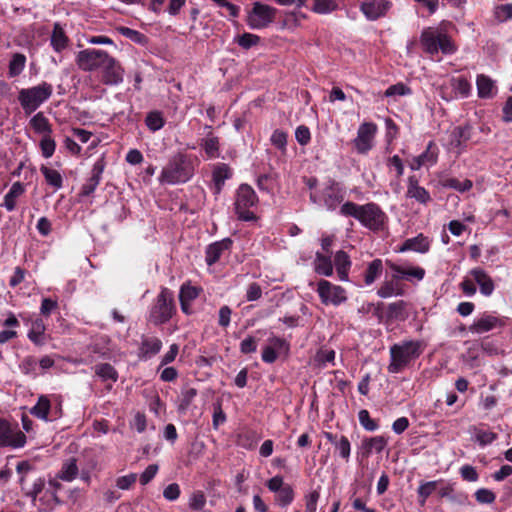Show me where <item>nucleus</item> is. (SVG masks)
I'll use <instances>...</instances> for the list:
<instances>
[{"label":"nucleus","mask_w":512,"mask_h":512,"mask_svg":"<svg viewBox=\"0 0 512 512\" xmlns=\"http://www.w3.org/2000/svg\"><path fill=\"white\" fill-rule=\"evenodd\" d=\"M474 440L482 447L491 444L497 439V434L480 428H474Z\"/></svg>","instance_id":"nucleus-41"},{"label":"nucleus","mask_w":512,"mask_h":512,"mask_svg":"<svg viewBox=\"0 0 512 512\" xmlns=\"http://www.w3.org/2000/svg\"><path fill=\"white\" fill-rule=\"evenodd\" d=\"M494 16L499 22L512 19V4H501L495 7Z\"/></svg>","instance_id":"nucleus-47"},{"label":"nucleus","mask_w":512,"mask_h":512,"mask_svg":"<svg viewBox=\"0 0 512 512\" xmlns=\"http://www.w3.org/2000/svg\"><path fill=\"white\" fill-rule=\"evenodd\" d=\"M314 270L319 275L331 276L333 274V263L330 257L317 252L314 260Z\"/></svg>","instance_id":"nucleus-30"},{"label":"nucleus","mask_w":512,"mask_h":512,"mask_svg":"<svg viewBox=\"0 0 512 512\" xmlns=\"http://www.w3.org/2000/svg\"><path fill=\"white\" fill-rule=\"evenodd\" d=\"M174 313L173 293L168 288H162L150 310L149 320L155 325H160L168 322Z\"/></svg>","instance_id":"nucleus-6"},{"label":"nucleus","mask_w":512,"mask_h":512,"mask_svg":"<svg viewBox=\"0 0 512 512\" xmlns=\"http://www.w3.org/2000/svg\"><path fill=\"white\" fill-rule=\"evenodd\" d=\"M258 201L255 191L247 184H242L237 190L235 200V212L239 219L250 221L255 219V215L250 211V207L254 206Z\"/></svg>","instance_id":"nucleus-8"},{"label":"nucleus","mask_w":512,"mask_h":512,"mask_svg":"<svg viewBox=\"0 0 512 512\" xmlns=\"http://www.w3.org/2000/svg\"><path fill=\"white\" fill-rule=\"evenodd\" d=\"M231 177L230 168L226 164L218 165L213 171V181L216 191L219 193L224 185L225 180Z\"/></svg>","instance_id":"nucleus-36"},{"label":"nucleus","mask_w":512,"mask_h":512,"mask_svg":"<svg viewBox=\"0 0 512 512\" xmlns=\"http://www.w3.org/2000/svg\"><path fill=\"white\" fill-rule=\"evenodd\" d=\"M199 295V290L191 285H182L179 294V300H185L191 303Z\"/></svg>","instance_id":"nucleus-54"},{"label":"nucleus","mask_w":512,"mask_h":512,"mask_svg":"<svg viewBox=\"0 0 512 512\" xmlns=\"http://www.w3.org/2000/svg\"><path fill=\"white\" fill-rule=\"evenodd\" d=\"M26 443L25 434L4 418H0V447L20 448Z\"/></svg>","instance_id":"nucleus-12"},{"label":"nucleus","mask_w":512,"mask_h":512,"mask_svg":"<svg viewBox=\"0 0 512 512\" xmlns=\"http://www.w3.org/2000/svg\"><path fill=\"white\" fill-rule=\"evenodd\" d=\"M430 249V241L423 234H418L416 237L406 239L402 246L399 247V252L414 251L418 253H427Z\"/></svg>","instance_id":"nucleus-19"},{"label":"nucleus","mask_w":512,"mask_h":512,"mask_svg":"<svg viewBox=\"0 0 512 512\" xmlns=\"http://www.w3.org/2000/svg\"><path fill=\"white\" fill-rule=\"evenodd\" d=\"M145 123L151 131L155 132L164 126L165 121L160 112L152 111L147 114Z\"/></svg>","instance_id":"nucleus-44"},{"label":"nucleus","mask_w":512,"mask_h":512,"mask_svg":"<svg viewBox=\"0 0 512 512\" xmlns=\"http://www.w3.org/2000/svg\"><path fill=\"white\" fill-rule=\"evenodd\" d=\"M206 504V497L202 491H195L189 499V507L193 510H202Z\"/></svg>","instance_id":"nucleus-52"},{"label":"nucleus","mask_w":512,"mask_h":512,"mask_svg":"<svg viewBox=\"0 0 512 512\" xmlns=\"http://www.w3.org/2000/svg\"><path fill=\"white\" fill-rule=\"evenodd\" d=\"M40 148L42 156L44 158H50L54 154L56 149V143L52 138L51 134L42 136V139L40 141Z\"/></svg>","instance_id":"nucleus-45"},{"label":"nucleus","mask_w":512,"mask_h":512,"mask_svg":"<svg viewBox=\"0 0 512 512\" xmlns=\"http://www.w3.org/2000/svg\"><path fill=\"white\" fill-rule=\"evenodd\" d=\"M30 125L36 133L41 134L42 136L52 134V128L49 120L42 112L37 113L31 118Z\"/></svg>","instance_id":"nucleus-31"},{"label":"nucleus","mask_w":512,"mask_h":512,"mask_svg":"<svg viewBox=\"0 0 512 512\" xmlns=\"http://www.w3.org/2000/svg\"><path fill=\"white\" fill-rule=\"evenodd\" d=\"M452 87L462 97H467L471 91V84L465 77L452 79Z\"/></svg>","instance_id":"nucleus-46"},{"label":"nucleus","mask_w":512,"mask_h":512,"mask_svg":"<svg viewBox=\"0 0 512 512\" xmlns=\"http://www.w3.org/2000/svg\"><path fill=\"white\" fill-rule=\"evenodd\" d=\"M162 341L158 337H143L139 348L141 359H150L160 352Z\"/></svg>","instance_id":"nucleus-22"},{"label":"nucleus","mask_w":512,"mask_h":512,"mask_svg":"<svg viewBox=\"0 0 512 512\" xmlns=\"http://www.w3.org/2000/svg\"><path fill=\"white\" fill-rule=\"evenodd\" d=\"M46 330V325L41 318H35L31 322V328L28 332V338L35 345L42 346L44 341V334Z\"/></svg>","instance_id":"nucleus-28"},{"label":"nucleus","mask_w":512,"mask_h":512,"mask_svg":"<svg viewBox=\"0 0 512 512\" xmlns=\"http://www.w3.org/2000/svg\"><path fill=\"white\" fill-rule=\"evenodd\" d=\"M197 395V391L195 388L187 387L182 390L181 396V403H180V409L185 410L189 407V405L192 403L193 399Z\"/></svg>","instance_id":"nucleus-56"},{"label":"nucleus","mask_w":512,"mask_h":512,"mask_svg":"<svg viewBox=\"0 0 512 512\" xmlns=\"http://www.w3.org/2000/svg\"><path fill=\"white\" fill-rule=\"evenodd\" d=\"M319 497L320 494L316 490L309 493L305 498L306 503L304 512H316Z\"/></svg>","instance_id":"nucleus-64"},{"label":"nucleus","mask_w":512,"mask_h":512,"mask_svg":"<svg viewBox=\"0 0 512 512\" xmlns=\"http://www.w3.org/2000/svg\"><path fill=\"white\" fill-rule=\"evenodd\" d=\"M294 498V492L290 485H285L282 490L277 492L276 500L281 506L289 505Z\"/></svg>","instance_id":"nucleus-50"},{"label":"nucleus","mask_w":512,"mask_h":512,"mask_svg":"<svg viewBox=\"0 0 512 512\" xmlns=\"http://www.w3.org/2000/svg\"><path fill=\"white\" fill-rule=\"evenodd\" d=\"M317 292L324 305L332 304L334 306H339L347 300L346 290L327 280H321L318 282Z\"/></svg>","instance_id":"nucleus-11"},{"label":"nucleus","mask_w":512,"mask_h":512,"mask_svg":"<svg viewBox=\"0 0 512 512\" xmlns=\"http://www.w3.org/2000/svg\"><path fill=\"white\" fill-rule=\"evenodd\" d=\"M478 97L481 99H491L497 94L495 81L489 76L480 74L476 78Z\"/></svg>","instance_id":"nucleus-20"},{"label":"nucleus","mask_w":512,"mask_h":512,"mask_svg":"<svg viewBox=\"0 0 512 512\" xmlns=\"http://www.w3.org/2000/svg\"><path fill=\"white\" fill-rule=\"evenodd\" d=\"M232 246V240L230 238H224L220 241H216L206 248V263L211 266L219 261L223 256L230 252Z\"/></svg>","instance_id":"nucleus-16"},{"label":"nucleus","mask_w":512,"mask_h":512,"mask_svg":"<svg viewBox=\"0 0 512 512\" xmlns=\"http://www.w3.org/2000/svg\"><path fill=\"white\" fill-rule=\"evenodd\" d=\"M335 448L338 451L339 455L345 460L348 461L351 453V444L347 437L341 436L339 440L335 443Z\"/></svg>","instance_id":"nucleus-49"},{"label":"nucleus","mask_w":512,"mask_h":512,"mask_svg":"<svg viewBox=\"0 0 512 512\" xmlns=\"http://www.w3.org/2000/svg\"><path fill=\"white\" fill-rule=\"evenodd\" d=\"M259 36L251 33H244L240 36H237L236 42L244 49H249L252 46L256 45L259 42Z\"/></svg>","instance_id":"nucleus-51"},{"label":"nucleus","mask_w":512,"mask_h":512,"mask_svg":"<svg viewBox=\"0 0 512 512\" xmlns=\"http://www.w3.org/2000/svg\"><path fill=\"white\" fill-rule=\"evenodd\" d=\"M20 370L22 373L26 375H35V370L37 367V361L34 357L28 356L23 359V361L20 364Z\"/></svg>","instance_id":"nucleus-60"},{"label":"nucleus","mask_w":512,"mask_h":512,"mask_svg":"<svg viewBox=\"0 0 512 512\" xmlns=\"http://www.w3.org/2000/svg\"><path fill=\"white\" fill-rule=\"evenodd\" d=\"M276 9L269 5L255 2L248 14L247 23L252 29H262L273 22Z\"/></svg>","instance_id":"nucleus-10"},{"label":"nucleus","mask_w":512,"mask_h":512,"mask_svg":"<svg viewBox=\"0 0 512 512\" xmlns=\"http://www.w3.org/2000/svg\"><path fill=\"white\" fill-rule=\"evenodd\" d=\"M104 170L102 161H97L91 170V176L82 186V195L89 196L92 194L100 183L101 175Z\"/></svg>","instance_id":"nucleus-25"},{"label":"nucleus","mask_w":512,"mask_h":512,"mask_svg":"<svg viewBox=\"0 0 512 512\" xmlns=\"http://www.w3.org/2000/svg\"><path fill=\"white\" fill-rule=\"evenodd\" d=\"M405 311V303L403 301H398L395 303H391L388 306V315L390 318H403Z\"/></svg>","instance_id":"nucleus-58"},{"label":"nucleus","mask_w":512,"mask_h":512,"mask_svg":"<svg viewBox=\"0 0 512 512\" xmlns=\"http://www.w3.org/2000/svg\"><path fill=\"white\" fill-rule=\"evenodd\" d=\"M461 477L468 482H476L479 475L472 465H464L460 468Z\"/></svg>","instance_id":"nucleus-62"},{"label":"nucleus","mask_w":512,"mask_h":512,"mask_svg":"<svg viewBox=\"0 0 512 512\" xmlns=\"http://www.w3.org/2000/svg\"><path fill=\"white\" fill-rule=\"evenodd\" d=\"M502 325L503 322L498 317L490 314H484L469 326V331L476 334H483Z\"/></svg>","instance_id":"nucleus-18"},{"label":"nucleus","mask_w":512,"mask_h":512,"mask_svg":"<svg viewBox=\"0 0 512 512\" xmlns=\"http://www.w3.org/2000/svg\"><path fill=\"white\" fill-rule=\"evenodd\" d=\"M201 146L209 158L214 159L219 157V139L212 133H209L202 140Z\"/></svg>","instance_id":"nucleus-34"},{"label":"nucleus","mask_w":512,"mask_h":512,"mask_svg":"<svg viewBox=\"0 0 512 512\" xmlns=\"http://www.w3.org/2000/svg\"><path fill=\"white\" fill-rule=\"evenodd\" d=\"M343 199L344 192L340 185L334 180H330L319 193H310L311 202L324 206L328 210L336 209V207L343 201Z\"/></svg>","instance_id":"nucleus-7"},{"label":"nucleus","mask_w":512,"mask_h":512,"mask_svg":"<svg viewBox=\"0 0 512 512\" xmlns=\"http://www.w3.org/2000/svg\"><path fill=\"white\" fill-rule=\"evenodd\" d=\"M158 465L150 464L140 475L139 481L142 485H147L157 474Z\"/></svg>","instance_id":"nucleus-63"},{"label":"nucleus","mask_w":512,"mask_h":512,"mask_svg":"<svg viewBox=\"0 0 512 512\" xmlns=\"http://www.w3.org/2000/svg\"><path fill=\"white\" fill-rule=\"evenodd\" d=\"M78 475V467L76 464V459L71 458L65 461L62 465L60 472L58 473V478L67 482H70L76 478Z\"/></svg>","instance_id":"nucleus-35"},{"label":"nucleus","mask_w":512,"mask_h":512,"mask_svg":"<svg viewBox=\"0 0 512 512\" xmlns=\"http://www.w3.org/2000/svg\"><path fill=\"white\" fill-rule=\"evenodd\" d=\"M257 350V339L253 336H248L240 343V351L243 354L254 353Z\"/></svg>","instance_id":"nucleus-59"},{"label":"nucleus","mask_w":512,"mask_h":512,"mask_svg":"<svg viewBox=\"0 0 512 512\" xmlns=\"http://www.w3.org/2000/svg\"><path fill=\"white\" fill-rule=\"evenodd\" d=\"M193 174V159L185 154H177L162 169L159 181L170 185L185 183Z\"/></svg>","instance_id":"nucleus-3"},{"label":"nucleus","mask_w":512,"mask_h":512,"mask_svg":"<svg viewBox=\"0 0 512 512\" xmlns=\"http://www.w3.org/2000/svg\"><path fill=\"white\" fill-rule=\"evenodd\" d=\"M95 374L102 381H112L116 382L118 380V372L116 369L109 363H100L94 366Z\"/></svg>","instance_id":"nucleus-33"},{"label":"nucleus","mask_w":512,"mask_h":512,"mask_svg":"<svg viewBox=\"0 0 512 512\" xmlns=\"http://www.w3.org/2000/svg\"><path fill=\"white\" fill-rule=\"evenodd\" d=\"M386 265L393 272L392 278L394 280L411 281L412 279H416L418 281H421L425 276V270L421 267L400 265L390 260L386 261Z\"/></svg>","instance_id":"nucleus-14"},{"label":"nucleus","mask_w":512,"mask_h":512,"mask_svg":"<svg viewBox=\"0 0 512 512\" xmlns=\"http://www.w3.org/2000/svg\"><path fill=\"white\" fill-rule=\"evenodd\" d=\"M470 275L473 277V280L479 285L480 292L484 296H490L494 289L495 285L492 278L481 268H474L470 271Z\"/></svg>","instance_id":"nucleus-21"},{"label":"nucleus","mask_w":512,"mask_h":512,"mask_svg":"<svg viewBox=\"0 0 512 512\" xmlns=\"http://www.w3.org/2000/svg\"><path fill=\"white\" fill-rule=\"evenodd\" d=\"M118 31L121 35L129 38L130 40L136 43H142L145 38V36L142 33L128 27H119Z\"/></svg>","instance_id":"nucleus-57"},{"label":"nucleus","mask_w":512,"mask_h":512,"mask_svg":"<svg viewBox=\"0 0 512 512\" xmlns=\"http://www.w3.org/2000/svg\"><path fill=\"white\" fill-rule=\"evenodd\" d=\"M40 171L43 174L45 181L48 185L53 187L55 190H59L62 188L63 177L57 170L42 165L40 167Z\"/></svg>","instance_id":"nucleus-32"},{"label":"nucleus","mask_w":512,"mask_h":512,"mask_svg":"<svg viewBox=\"0 0 512 512\" xmlns=\"http://www.w3.org/2000/svg\"><path fill=\"white\" fill-rule=\"evenodd\" d=\"M334 264L339 279L341 281H348L349 270L352 264L349 255L345 251H337L334 256Z\"/></svg>","instance_id":"nucleus-27"},{"label":"nucleus","mask_w":512,"mask_h":512,"mask_svg":"<svg viewBox=\"0 0 512 512\" xmlns=\"http://www.w3.org/2000/svg\"><path fill=\"white\" fill-rule=\"evenodd\" d=\"M475 498L481 504H491L495 501L496 495L489 489L480 488L475 492Z\"/></svg>","instance_id":"nucleus-55"},{"label":"nucleus","mask_w":512,"mask_h":512,"mask_svg":"<svg viewBox=\"0 0 512 512\" xmlns=\"http://www.w3.org/2000/svg\"><path fill=\"white\" fill-rule=\"evenodd\" d=\"M432 146V143L430 142L427 149L420 154L419 156L415 157L411 163L410 168L412 170H419L424 164L426 163H435L436 162V155L434 153L430 152V147Z\"/></svg>","instance_id":"nucleus-39"},{"label":"nucleus","mask_w":512,"mask_h":512,"mask_svg":"<svg viewBox=\"0 0 512 512\" xmlns=\"http://www.w3.org/2000/svg\"><path fill=\"white\" fill-rule=\"evenodd\" d=\"M420 43L423 50L432 56L439 51L448 55L456 51L455 44L447 34L430 27L422 31Z\"/></svg>","instance_id":"nucleus-4"},{"label":"nucleus","mask_w":512,"mask_h":512,"mask_svg":"<svg viewBox=\"0 0 512 512\" xmlns=\"http://www.w3.org/2000/svg\"><path fill=\"white\" fill-rule=\"evenodd\" d=\"M376 132L377 126L372 122H364L359 126L357 136L353 140L359 154H366L373 148Z\"/></svg>","instance_id":"nucleus-13"},{"label":"nucleus","mask_w":512,"mask_h":512,"mask_svg":"<svg viewBox=\"0 0 512 512\" xmlns=\"http://www.w3.org/2000/svg\"><path fill=\"white\" fill-rule=\"evenodd\" d=\"M25 193V186L17 181L12 184L7 194L4 196L2 206L8 211L12 212L17 206L18 199Z\"/></svg>","instance_id":"nucleus-24"},{"label":"nucleus","mask_w":512,"mask_h":512,"mask_svg":"<svg viewBox=\"0 0 512 512\" xmlns=\"http://www.w3.org/2000/svg\"><path fill=\"white\" fill-rule=\"evenodd\" d=\"M358 419L363 428L367 431H375L378 429V424L375 420L371 419L367 410L362 409L358 413Z\"/></svg>","instance_id":"nucleus-48"},{"label":"nucleus","mask_w":512,"mask_h":512,"mask_svg":"<svg viewBox=\"0 0 512 512\" xmlns=\"http://www.w3.org/2000/svg\"><path fill=\"white\" fill-rule=\"evenodd\" d=\"M26 57L23 54L13 55L9 64V74L12 77L18 76L25 67Z\"/></svg>","instance_id":"nucleus-43"},{"label":"nucleus","mask_w":512,"mask_h":512,"mask_svg":"<svg viewBox=\"0 0 512 512\" xmlns=\"http://www.w3.org/2000/svg\"><path fill=\"white\" fill-rule=\"evenodd\" d=\"M338 9L335 0H313L312 11L317 14H329Z\"/></svg>","instance_id":"nucleus-40"},{"label":"nucleus","mask_w":512,"mask_h":512,"mask_svg":"<svg viewBox=\"0 0 512 512\" xmlns=\"http://www.w3.org/2000/svg\"><path fill=\"white\" fill-rule=\"evenodd\" d=\"M52 92V85L42 82L37 86L20 90L18 100L23 110L30 114L46 101L52 95Z\"/></svg>","instance_id":"nucleus-5"},{"label":"nucleus","mask_w":512,"mask_h":512,"mask_svg":"<svg viewBox=\"0 0 512 512\" xmlns=\"http://www.w3.org/2000/svg\"><path fill=\"white\" fill-rule=\"evenodd\" d=\"M386 445L387 440L383 436H375L364 439L361 444V454L363 457L367 458L372 454L373 451L381 453Z\"/></svg>","instance_id":"nucleus-26"},{"label":"nucleus","mask_w":512,"mask_h":512,"mask_svg":"<svg viewBox=\"0 0 512 512\" xmlns=\"http://www.w3.org/2000/svg\"><path fill=\"white\" fill-rule=\"evenodd\" d=\"M392 7V2L389 0H372L362 2L360 4V11L369 21H376L384 17Z\"/></svg>","instance_id":"nucleus-15"},{"label":"nucleus","mask_w":512,"mask_h":512,"mask_svg":"<svg viewBox=\"0 0 512 512\" xmlns=\"http://www.w3.org/2000/svg\"><path fill=\"white\" fill-rule=\"evenodd\" d=\"M50 407V400L46 396H40L36 405L32 407L31 414L39 419L48 420Z\"/></svg>","instance_id":"nucleus-37"},{"label":"nucleus","mask_w":512,"mask_h":512,"mask_svg":"<svg viewBox=\"0 0 512 512\" xmlns=\"http://www.w3.org/2000/svg\"><path fill=\"white\" fill-rule=\"evenodd\" d=\"M411 94V89L403 83H397L395 85H391L385 91L386 97L391 96H405Z\"/></svg>","instance_id":"nucleus-53"},{"label":"nucleus","mask_w":512,"mask_h":512,"mask_svg":"<svg viewBox=\"0 0 512 512\" xmlns=\"http://www.w3.org/2000/svg\"><path fill=\"white\" fill-rule=\"evenodd\" d=\"M50 43L53 49L58 53L68 46L69 39L59 23L54 24Z\"/></svg>","instance_id":"nucleus-29"},{"label":"nucleus","mask_w":512,"mask_h":512,"mask_svg":"<svg viewBox=\"0 0 512 512\" xmlns=\"http://www.w3.org/2000/svg\"><path fill=\"white\" fill-rule=\"evenodd\" d=\"M103 68V81L108 85H117L123 81V69L118 61L109 57V60L101 67Z\"/></svg>","instance_id":"nucleus-17"},{"label":"nucleus","mask_w":512,"mask_h":512,"mask_svg":"<svg viewBox=\"0 0 512 512\" xmlns=\"http://www.w3.org/2000/svg\"><path fill=\"white\" fill-rule=\"evenodd\" d=\"M383 264L381 259H374L369 263L364 280L366 285H371L382 273Z\"/></svg>","instance_id":"nucleus-38"},{"label":"nucleus","mask_w":512,"mask_h":512,"mask_svg":"<svg viewBox=\"0 0 512 512\" xmlns=\"http://www.w3.org/2000/svg\"><path fill=\"white\" fill-rule=\"evenodd\" d=\"M438 481H428L421 483L417 489L419 503L423 506L427 498L436 490Z\"/></svg>","instance_id":"nucleus-42"},{"label":"nucleus","mask_w":512,"mask_h":512,"mask_svg":"<svg viewBox=\"0 0 512 512\" xmlns=\"http://www.w3.org/2000/svg\"><path fill=\"white\" fill-rule=\"evenodd\" d=\"M340 213L343 216L354 217L371 230L382 229L387 219L386 214L375 203L358 205L354 202H346L341 206Z\"/></svg>","instance_id":"nucleus-2"},{"label":"nucleus","mask_w":512,"mask_h":512,"mask_svg":"<svg viewBox=\"0 0 512 512\" xmlns=\"http://www.w3.org/2000/svg\"><path fill=\"white\" fill-rule=\"evenodd\" d=\"M406 196L415 199L421 204H427L431 200L429 192L424 187L419 186L415 176H411L408 179Z\"/></svg>","instance_id":"nucleus-23"},{"label":"nucleus","mask_w":512,"mask_h":512,"mask_svg":"<svg viewBox=\"0 0 512 512\" xmlns=\"http://www.w3.org/2000/svg\"><path fill=\"white\" fill-rule=\"evenodd\" d=\"M295 138L300 145H307L311 139L309 128L304 125L297 127L295 131Z\"/></svg>","instance_id":"nucleus-61"},{"label":"nucleus","mask_w":512,"mask_h":512,"mask_svg":"<svg viewBox=\"0 0 512 512\" xmlns=\"http://www.w3.org/2000/svg\"><path fill=\"white\" fill-rule=\"evenodd\" d=\"M110 55L100 49H84L77 53L76 64L85 72L95 71L103 66Z\"/></svg>","instance_id":"nucleus-9"},{"label":"nucleus","mask_w":512,"mask_h":512,"mask_svg":"<svg viewBox=\"0 0 512 512\" xmlns=\"http://www.w3.org/2000/svg\"><path fill=\"white\" fill-rule=\"evenodd\" d=\"M425 344L419 340H405L390 347L389 373L397 374L407 368L423 353Z\"/></svg>","instance_id":"nucleus-1"}]
</instances>
